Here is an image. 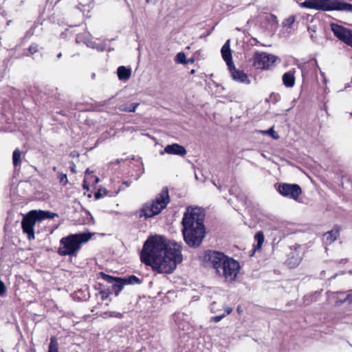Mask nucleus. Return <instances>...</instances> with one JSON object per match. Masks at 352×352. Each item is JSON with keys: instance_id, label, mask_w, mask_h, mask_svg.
<instances>
[{"instance_id": "1", "label": "nucleus", "mask_w": 352, "mask_h": 352, "mask_svg": "<svg viewBox=\"0 0 352 352\" xmlns=\"http://www.w3.org/2000/svg\"><path fill=\"white\" fill-rule=\"evenodd\" d=\"M182 245L155 234V271L170 274L182 262Z\"/></svg>"}, {"instance_id": "2", "label": "nucleus", "mask_w": 352, "mask_h": 352, "mask_svg": "<svg viewBox=\"0 0 352 352\" xmlns=\"http://www.w3.org/2000/svg\"><path fill=\"white\" fill-rule=\"evenodd\" d=\"M205 215L201 208L188 206L182 221V234L185 243L190 247H199L206 234Z\"/></svg>"}, {"instance_id": "3", "label": "nucleus", "mask_w": 352, "mask_h": 352, "mask_svg": "<svg viewBox=\"0 0 352 352\" xmlns=\"http://www.w3.org/2000/svg\"><path fill=\"white\" fill-rule=\"evenodd\" d=\"M91 237V233L71 234L60 240L58 254L60 256H76L82 244Z\"/></svg>"}, {"instance_id": "4", "label": "nucleus", "mask_w": 352, "mask_h": 352, "mask_svg": "<svg viewBox=\"0 0 352 352\" xmlns=\"http://www.w3.org/2000/svg\"><path fill=\"white\" fill-rule=\"evenodd\" d=\"M300 6L322 11L352 12V4L342 0H305L300 4Z\"/></svg>"}, {"instance_id": "5", "label": "nucleus", "mask_w": 352, "mask_h": 352, "mask_svg": "<svg viewBox=\"0 0 352 352\" xmlns=\"http://www.w3.org/2000/svg\"><path fill=\"white\" fill-rule=\"evenodd\" d=\"M229 256L223 252L208 250L204 251L199 256V259L204 263H210L212 267L216 270L218 274L221 273V267L223 265L226 258Z\"/></svg>"}, {"instance_id": "6", "label": "nucleus", "mask_w": 352, "mask_h": 352, "mask_svg": "<svg viewBox=\"0 0 352 352\" xmlns=\"http://www.w3.org/2000/svg\"><path fill=\"white\" fill-rule=\"evenodd\" d=\"M241 269L239 263L233 258H226L221 267L220 276L223 277L226 281L232 283L234 281Z\"/></svg>"}, {"instance_id": "7", "label": "nucleus", "mask_w": 352, "mask_h": 352, "mask_svg": "<svg viewBox=\"0 0 352 352\" xmlns=\"http://www.w3.org/2000/svg\"><path fill=\"white\" fill-rule=\"evenodd\" d=\"M276 59L274 55L263 52H256L252 58V66L256 69H270L275 65Z\"/></svg>"}, {"instance_id": "8", "label": "nucleus", "mask_w": 352, "mask_h": 352, "mask_svg": "<svg viewBox=\"0 0 352 352\" xmlns=\"http://www.w3.org/2000/svg\"><path fill=\"white\" fill-rule=\"evenodd\" d=\"M141 261L154 270V235H150L144 242L140 253Z\"/></svg>"}, {"instance_id": "9", "label": "nucleus", "mask_w": 352, "mask_h": 352, "mask_svg": "<svg viewBox=\"0 0 352 352\" xmlns=\"http://www.w3.org/2000/svg\"><path fill=\"white\" fill-rule=\"evenodd\" d=\"M278 192L283 197L298 201L302 194V189L298 184L280 183L277 188Z\"/></svg>"}, {"instance_id": "10", "label": "nucleus", "mask_w": 352, "mask_h": 352, "mask_svg": "<svg viewBox=\"0 0 352 352\" xmlns=\"http://www.w3.org/2000/svg\"><path fill=\"white\" fill-rule=\"evenodd\" d=\"M331 30L340 41L350 46L352 42V30L337 23L331 24Z\"/></svg>"}, {"instance_id": "11", "label": "nucleus", "mask_w": 352, "mask_h": 352, "mask_svg": "<svg viewBox=\"0 0 352 352\" xmlns=\"http://www.w3.org/2000/svg\"><path fill=\"white\" fill-rule=\"evenodd\" d=\"M170 202V197L168 187H164L155 196V216L160 214Z\"/></svg>"}, {"instance_id": "12", "label": "nucleus", "mask_w": 352, "mask_h": 352, "mask_svg": "<svg viewBox=\"0 0 352 352\" xmlns=\"http://www.w3.org/2000/svg\"><path fill=\"white\" fill-rule=\"evenodd\" d=\"M302 258V254L299 245L291 248L290 252L287 254L285 262L289 268H295L299 265Z\"/></svg>"}, {"instance_id": "13", "label": "nucleus", "mask_w": 352, "mask_h": 352, "mask_svg": "<svg viewBox=\"0 0 352 352\" xmlns=\"http://www.w3.org/2000/svg\"><path fill=\"white\" fill-rule=\"evenodd\" d=\"M100 276L108 283L112 284V290L114 292L116 296L119 295L124 286L126 285L123 278L113 277L104 272H100Z\"/></svg>"}, {"instance_id": "14", "label": "nucleus", "mask_w": 352, "mask_h": 352, "mask_svg": "<svg viewBox=\"0 0 352 352\" xmlns=\"http://www.w3.org/2000/svg\"><path fill=\"white\" fill-rule=\"evenodd\" d=\"M36 221L32 217L30 212L23 217L21 221V227L24 233L27 234L29 240L34 239V226Z\"/></svg>"}, {"instance_id": "15", "label": "nucleus", "mask_w": 352, "mask_h": 352, "mask_svg": "<svg viewBox=\"0 0 352 352\" xmlns=\"http://www.w3.org/2000/svg\"><path fill=\"white\" fill-rule=\"evenodd\" d=\"M140 218L147 219L154 216V199L145 203L141 209L137 212Z\"/></svg>"}, {"instance_id": "16", "label": "nucleus", "mask_w": 352, "mask_h": 352, "mask_svg": "<svg viewBox=\"0 0 352 352\" xmlns=\"http://www.w3.org/2000/svg\"><path fill=\"white\" fill-rule=\"evenodd\" d=\"M228 68L231 73L232 77L234 80L242 83H250V80L248 78V75L245 73H244L243 71L237 69L235 67L234 64L231 65V66L228 67Z\"/></svg>"}, {"instance_id": "17", "label": "nucleus", "mask_w": 352, "mask_h": 352, "mask_svg": "<svg viewBox=\"0 0 352 352\" xmlns=\"http://www.w3.org/2000/svg\"><path fill=\"white\" fill-rule=\"evenodd\" d=\"M34 219L36 221H42L45 219H51L57 216V214L51 212L50 211H45L41 210H33L29 212Z\"/></svg>"}, {"instance_id": "18", "label": "nucleus", "mask_w": 352, "mask_h": 352, "mask_svg": "<svg viewBox=\"0 0 352 352\" xmlns=\"http://www.w3.org/2000/svg\"><path fill=\"white\" fill-rule=\"evenodd\" d=\"M164 152L170 155H176L182 157L185 156L187 153L184 146L177 143L167 145L164 148Z\"/></svg>"}, {"instance_id": "19", "label": "nucleus", "mask_w": 352, "mask_h": 352, "mask_svg": "<svg viewBox=\"0 0 352 352\" xmlns=\"http://www.w3.org/2000/svg\"><path fill=\"white\" fill-rule=\"evenodd\" d=\"M221 56L228 67L234 64L232 61V52L230 47V41H227L221 50Z\"/></svg>"}, {"instance_id": "20", "label": "nucleus", "mask_w": 352, "mask_h": 352, "mask_svg": "<svg viewBox=\"0 0 352 352\" xmlns=\"http://www.w3.org/2000/svg\"><path fill=\"white\" fill-rule=\"evenodd\" d=\"M295 73L296 69H292L283 75V83L286 87H293L294 86L296 82Z\"/></svg>"}, {"instance_id": "21", "label": "nucleus", "mask_w": 352, "mask_h": 352, "mask_svg": "<svg viewBox=\"0 0 352 352\" xmlns=\"http://www.w3.org/2000/svg\"><path fill=\"white\" fill-rule=\"evenodd\" d=\"M340 230L338 226H335L331 230L327 232L324 234L327 243H331L335 241L340 235Z\"/></svg>"}, {"instance_id": "22", "label": "nucleus", "mask_w": 352, "mask_h": 352, "mask_svg": "<svg viewBox=\"0 0 352 352\" xmlns=\"http://www.w3.org/2000/svg\"><path fill=\"white\" fill-rule=\"evenodd\" d=\"M117 75L120 80L126 81L131 77V69L124 66H120L117 69Z\"/></svg>"}, {"instance_id": "23", "label": "nucleus", "mask_w": 352, "mask_h": 352, "mask_svg": "<svg viewBox=\"0 0 352 352\" xmlns=\"http://www.w3.org/2000/svg\"><path fill=\"white\" fill-rule=\"evenodd\" d=\"M76 42L77 43H85L87 47L95 49L96 43L90 40L88 38H86L82 34H78L76 38Z\"/></svg>"}, {"instance_id": "24", "label": "nucleus", "mask_w": 352, "mask_h": 352, "mask_svg": "<svg viewBox=\"0 0 352 352\" xmlns=\"http://www.w3.org/2000/svg\"><path fill=\"white\" fill-rule=\"evenodd\" d=\"M254 239L256 241L257 244L254 247V252L260 249L264 242L265 236L264 234L262 231H258L254 235Z\"/></svg>"}, {"instance_id": "25", "label": "nucleus", "mask_w": 352, "mask_h": 352, "mask_svg": "<svg viewBox=\"0 0 352 352\" xmlns=\"http://www.w3.org/2000/svg\"><path fill=\"white\" fill-rule=\"evenodd\" d=\"M21 152L19 148H16L12 154V162L13 165L15 168L21 166Z\"/></svg>"}, {"instance_id": "26", "label": "nucleus", "mask_w": 352, "mask_h": 352, "mask_svg": "<svg viewBox=\"0 0 352 352\" xmlns=\"http://www.w3.org/2000/svg\"><path fill=\"white\" fill-rule=\"evenodd\" d=\"M124 280L126 285H135V284H140L142 283L141 280L134 275H131L127 277L123 278Z\"/></svg>"}, {"instance_id": "27", "label": "nucleus", "mask_w": 352, "mask_h": 352, "mask_svg": "<svg viewBox=\"0 0 352 352\" xmlns=\"http://www.w3.org/2000/svg\"><path fill=\"white\" fill-rule=\"evenodd\" d=\"M48 352H58V342L55 337L50 338Z\"/></svg>"}, {"instance_id": "28", "label": "nucleus", "mask_w": 352, "mask_h": 352, "mask_svg": "<svg viewBox=\"0 0 352 352\" xmlns=\"http://www.w3.org/2000/svg\"><path fill=\"white\" fill-rule=\"evenodd\" d=\"M103 318H121L122 314L117 311H106L102 314Z\"/></svg>"}, {"instance_id": "29", "label": "nucleus", "mask_w": 352, "mask_h": 352, "mask_svg": "<svg viewBox=\"0 0 352 352\" xmlns=\"http://www.w3.org/2000/svg\"><path fill=\"white\" fill-rule=\"evenodd\" d=\"M176 62L179 63L187 64L189 60H186V55L184 52H179L175 58Z\"/></svg>"}, {"instance_id": "30", "label": "nucleus", "mask_w": 352, "mask_h": 352, "mask_svg": "<svg viewBox=\"0 0 352 352\" xmlns=\"http://www.w3.org/2000/svg\"><path fill=\"white\" fill-rule=\"evenodd\" d=\"M135 163L136 164H134V166H135L137 167V171L138 173H136V175H135V179H137L143 173V164L142 163V162L139 161L138 160L135 161Z\"/></svg>"}, {"instance_id": "31", "label": "nucleus", "mask_w": 352, "mask_h": 352, "mask_svg": "<svg viewBox=\"0 0 352 352\" xmlns=\"http://www.w3.org/2000/svg\"><path fill=\"white\" fill-rule=\"evenodd\" d=\"M280 100V95L278 93L272 92L270 96V100L275 104Z\"/></svg>"}, {"instance_id": "32", "label": "nucleus", "mask_w": 352, "mask_h": 352, "mask_svg": "<svg viewBox=\"0 0 352 352\" xmlns=\"http://www.w3.org/2000/svg\"><path fill=\"white\" fill-rule=\"evenodd\" d=\"M296 20V18L294 16L292 15L289 16L285 21H284V25L287 26L289 28H291L292 25L294 23Z\"/></svg>"}, {"instance_id": "33", "label": "nucleus", "mask_w": 352, "mask_h": 352, "mask_svg": "<svg viewBox=\"0 0 352 352\" xmlns=\"http://www.w3.org/2000/svg\"><path fill=\"white\" fill-rule=\"evenodd\" d=\"M138 105V103L130 104L129 105H128V109H124V111L134 112Z\"/></svg>"}, {"instance_id": "34", "label": "nucleus", "mask_w": 352, "mask_h": 352, "mask_svg": "<svg viewBox=\"0 0 352 352\" xmlns=\"http://www.w3.org/2000/svg\"><path fill=\"white\" fill-rule=\"evenodd\" d=\"M38 45L36 44V43H32L30 45V47H28V51L30 52V54H35L36 52H38Z\"/></svg>"}, {"instance_id": "35", "label": "nucleus", "mask_w": 352, "mask_h": 352, "mask_svg": "<svg viewBox=\"0 0 352 352\" xmlns=\"http://www.w3.org/2000/svg\"><path fill=\"white\" fill-rule=\"evenodd\" d=\"M59 182L63 184V185H65L67 182V177L66 174L61 173L59 175Z\"/></svg>"}, {"instance_id": "36", "label": "nucleus", "mask_w": 352, "mask_h": 352, "mask_svg": "<svg viewBox=\"0 0 352 352\" xmlns=\"http://www.w3.org/2000/svg\"><path fill=\"white\" fill-rule=\"evenodd\" d=\"M96 50L100 52H103L106 49V46L104 43H97L95 47Z\"/></svg>"}, {"instance_id": "37", "label": "nucleus", "mask_w": 352, "mask_h": 352, "mask_svg": "<svg viewBox=\"0 0 352 352\" xmlns=\"http://www.w3.org/2000/svg\"><path fill=\"white\" fill-rule=\"evenodd\" d=\"M100 294L101 296L102 300H104L107 299V298L109 297V292L102 290L100 292Z\"/></svg>"}, {"instance_id": "38", "label": "nucleus", "mask_w": 352, "mask_h": 352, "mask_svg": "<svg viewBox=\"0 0 352 352\" xmlns=\"http://www.w3.org/2000/svg\"><path fill=\"white\" fill-rule=\"evenodd\" d=\"M6 292L4 283L0 280V296H3Z\"/></svg>"}, {"instance_id": "39", "label": "nucleus", "mask_w": 352, "mask_h": 352, "mask_svg": "<svg viewBox=\"0 0 352 352\" xmlns=\"http://www.w3.org/2000/svg\"><path fill=\"white\" fill-rule=\"evenodd\" d=\"M226 316V314H222L221 316H216L214 317H212V320L215 322H219L224 316Z\"/></svg>"}, {"instance_id": "40", "label": "nucleus", "mask_w": 352, "mask_h": 352, "mask_svg": "<svg viewBox=\"0 0 352 352\" xmlns=\"http://www.w3.org/2000/svg\"><path fill=\"white\" fill-rule=\"evenodd\" d=\"M263 133H266V134H269V135H271L272 137H274V138H276V137H275L274 135V134L275 133V131L274 130L273 128H270V129L267 130V131H263Z\"/></svg>"}, {"instance_id": "41", "label": "nucleus", "mask_w": 352, "mask_h": 352, "mask_svg": "<svg viewBox=\"0 0 352 352\" xmlns=\"http://www.w3.org/2000/svg\"><path fill=\"white\" fill-rule=\"evenodd\" d=\"M232 311V309L231 307H228L225 309V314L226 315L230 314Z\"/></svg>"}, {"instance_id": "42", "label": "nucleus", "mask_w": 352, "mask_h": 352, "mask_svg": "<svg viewBox=\"0 0 352 352\" xmlns=\"http://www.w3.org/2000/svg\"><path fill=\"white\" fill-rule=\"evenodd\" d=\"M119 109H120V110L124 111V109H128V105L127 104H122V105H120Z\"/></svg>"}, {"instance_id": "43", "label": "nucleus", "mask_w": 352, "mask_h": 352, "mask_svg": "<svg viewBox=\"0 0 352 352\" xmlns=\"http://www.w3.org/2000/svg\"><path fill=\"white\" fill-rule=\"evenodd\" d=\"M101 197H102V195H101V193H100V191L97 192L95 194V197H96V199H99V198H100Z\"/></svg>"}, {"instance_id": "44", "label": "nucleus", "mask_w": 352, "mask_h": 352, "mask_svg": "<svg viewBox=\"0 0 352 352\" xmlns=\"http://www.w3.org/2000/svg\"><path fill=\"white\" fill-rule=\"evenodd\" d=\"M122 160H116V164H120Z\"/></svg>"}, {"instance_id": "45", "label": "nucleus", "mask_w": 352, "mask_h": 352, "mask_svg": "<svg viewBox=\"0 0 352 352\" xmlns=\"http://www.w3.org/2000/svg\"><path fill=\"white\" fill-rule=\"evenodd\" d=\"M61 56H62V53L60 52L59 54H58V55H57L58 58H60Z\"/></svg>"}, {"instance_id": "46", "label": "nucleus", "mask_w": 352, "mask_h": 352, "mask_svg": "<svg viewBox=\"0 0 352 352\" xmlns=\"http://www.w3.org/2000/svg\"><path fill=\"white\" fill-rule=\"evenodd\" d=\"M123 184H125L126 186H129V183L128 182H124Z\"/></svg>"}, {"instance_id": "47", "label": "nucleus", "mask_w": 352, "mask_h": 352, "mask_svg": "<svg viewBox=\"0 0 352 352\" xmlns=\"http://www.w3.org/2000/svg\"><path fill=\"white\" fill-rule=\"evenodd\" d=\"M188 60H189L188 63H192L194 62L193 58L188 59Z\"/></svg>"}, {"instance_id": "48", "label": "nucleus", "mask_w": 352, "mask_h": 352, "mask_svg": "<svg viewBox=\"0 0 352 352\" xmlns=\"http://www.w3.org/2000/svg\"><path fill=\"white\" fill-rule=\"evenodd\" d=\"M237 311L239 312L241 311V309H239V307H237Z\"/></svg>"}, {"instance_id": "49", "label": "nucleus", "mask_w": 352, "mask_h": 352, "mask_svg": "<svg viewBox=\"0 0 352 352\" xmlns=\"http://www.w3.org/2000/svg\"><path fill=\"white\" fill-rule=\"evenodd\" d=\"M237 311L239 312L241 311V309H239V307H237Z\"/></svg>"}, {"instance_id": "50", "label": "nucleus", "mask_w": 352, "mask_h": 352, "mask_svg": "<svg viewBox=\"0 0 352 352\" xmlns=\"http://www.w3.org/2000/svg\"><path fill=\"white\" fill-rule=\"evenodd\" d=\"M53 170H54V171H56V167H54V168H53Z\"/></svg>"}, {"instance_id": "51", "label": "nucleus", "mask_w": 352, "mask_h": 352, "mask_svg": "<svg viewBox=\"0 0 352 352\" xmlns=\"http://www.w3.org/2000/svg\"><path fill=\"white\" fill-rule=\"evenodd\" d=\"M194 72H195L194 69L191 70V72H190L191 74H193Z\"/></svg>"}, {"instance_id": "52", "label": "nucleus", "mask_w": 352, "mask_h": 352, "mask_svg": "<svg viewBox=\"0 0 352 352\" xmlns=\"http://www.w3.org/2000/svg\"><path fill=\"white\" fill-rule=\"evenodd\" d=\"M146 2H148V3L151 0H146Z\"/></svg>"}]
</instances>
